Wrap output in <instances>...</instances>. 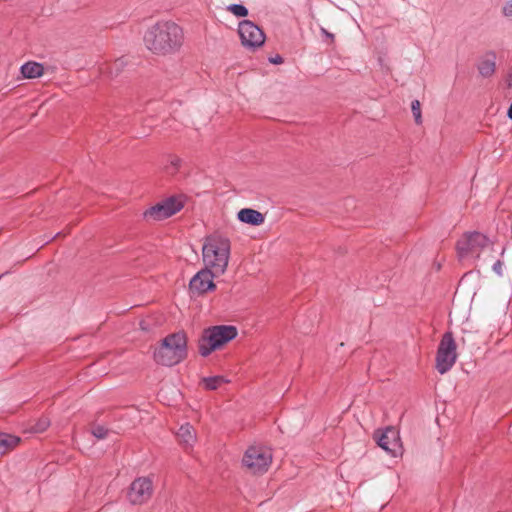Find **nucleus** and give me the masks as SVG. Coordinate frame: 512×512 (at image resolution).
Masks as SVG:
<instances>
[{
	"mask_svg": "<svg viewBox=\"0 0 512 512\" xmlns=\"http://www.w3.org/2000/svg\"><path fill=\"white\" fill-rule=\"evenodd\" d=\"M152 494V480L148 477H139L131 483L127 498L132 505H142L149 501Z\"/></svg>",
	"mask_w": 512,
	"mask_h": 512,
	"instance_id": "11",
	"label": "nucleus"
},
{
	"mask_svg": "<svg viewBox=\"0 0 512 512\" xmlns=\"http://www.w3.org/2000/svg\"><path fill=\"white\" fill-rule=\"evenodd\" d=\"M321 32L324 36H326L327 38H330L331 40L334 39V35L329 33L326 29L324 28H321Z\"/></svg>",
	"mask_w": 512,
	"mask_h": 512,
	"instance_id": "27",
	"label": "nucleus"
},
{
	"mask_svg": "<svg viewBox=\"0 0 512 512\" xmlns=\"http://www.w3.org/2000/svg\"><path fill=\"white\" fill-rule=\"evenodd\" d=\"M490 244V240L479 232L464 234L457 242V253L461 259L469 255H478L482 249Z\"/></svg>",
	"mask_w": 512,
	"mask_h": 512,
	"instance_id": "7",
	"label": "nucleus"
},
{
	"mask_svg": "<svg viewBox=\"0 0 512 512\" xmlns=\"http://www.w3.org/2000/svg\"><path fill=\"white\" fill-rule=\"evenodd\" d=\"M502 14L505 17H512V0H508L502 7Z\"/></svg>",
	"mask_w": 512,
	"mask_h": 512,
	"instance_id": "24",
	"label": "nucleus"
},
{
	"mask_svg": "<svg viewBox=\"0 0 512 512\" xmlns=\"http://www.w3.org/2000/svg\"><path fill=\"white\" fill-rule=\"evenodd\" d=\"M238 34L241 44L247 49H256L261 47L265 42L264 32L250 20L239 22Z\"/></svg>",
	"mask_w": 512,
	"mask_h": 512,
	"instance_id": "8",
	"label": "nucleus"
},
{
	"mask_svg": "<svg viewBox=\"0 0 512 512\" xmlns=\"http://www.w3.org/2000/svg\"><path fill=\"white\" fill-rule=\"evenodd\" d=\"M20 442V438L7 433H0V455L13 450Z\"/></svg>",
	"mask_w": 512,
	"mask_h": 512,
	"instance_id": "17",
	"label": "nucleus"
},
{
	"mask_svg": "<svg viewBox=\"0 0 512 512\" xmlns=\"http://www.w3.org/2000/svg\"><path fill=\"white\" fill-rule=\"evenodd\" d=\"M502 266H503V263L501 261H496L493 265V271L498 274L499 276H502L503 274V271H502Z\"/></svg>",
	"mask_w": 512,
	"mask_h": 512,
	"instance_id": "25",
	"label": "nucleus"
},
{
	"mask_svg": "<svg viewBox=\"0 0 512 512\" xmlns=\"http://www.w3.org/2000/svg\"><path fill=\"white\" fill-rule=\"evenodd\" d=\"M237 217L240 222L250 224L253 226L262 225L265 221V217L261 212L251 208L241 209L238 212Z\"/></svg>",
	"mask_w": 512,
	"mask_h": 512,
	"instance_id": "13",
	"label": "nucleus"
},
{
	"mask_svg": "<svg viewBox=\"0 0 512 512\" xmlns=\"http://www.w3.org/2000/svg\"><path fill=\"white\" fill-rule=\"evenodd\" d=\"M227 11L231 12L236 17H245L248 15V9L242 4H230L227 6Z\"/></svg>",
	"mask_w": 512,
	"mask_h": 512,
	"instance_id": "19",
	"label": "nucleus"
},
{
	"mask_svg": "<svg viewBox=\"0 0 512 512\" xmlns=\"http://www.w3.org/2000/svg\"><path fill=\"white\" fill-rule=\"evenodd\" d=\"M92 434L97 439H104L108 434V430L106 428H104L103 426H96L92 429Z\"/></svg>",
	"mask_w": 512,
	"mask_h": 512,
	"instance_id": "23",
	"label": "nucleus"
},
{
	"mask_svg": "<svg viewBox=\"0 0 512 512\" xmlns=\"http://www.w3.org/2000/svg\"><path fill=\"white\" fill-rule=\"evenodd\" d=\"M218 276L219 275H215L214 272L204 267L190 280L189 286L191 292L194 294H203L209 290L215 289L213 278Z\"/></svg>",
	"mask_w": 512,
	"mask_h": 512,
	"instance_id": "12",
	"label": "nucleus"
},
{
	"mask_svg": "<svg viewBox=\"0 0 512 512\" xmlns=\"http://www.w3.org/2000/svg\"><path fill=\"white\" fill-rule=\"evenodd\" d=\"M456 348L452 333L446 332L440 341L436 355V369L440 374L447 373L455 364Z\"/></svg>",
	"mask_w": 512,
	"mask_h": 512,
	"instance_id": "5",
	"label": "nucleus"
},
{
	"mask_svg": "<svg viewBox=\"0 0 512 512\" xmlns=\"http://www.w3.org/2000/svg\"><path fill=\"white\" fill-rule=\"evenodd\" d=\"M269 61L273 64H281L283 63V58L280 55H276L275 57L270 58Z\"/></svg>",
	"mask_w": 512,
	"mask_h": 512,
	"instance_id": "26",
	"label": "nucleus"
},
{
	"mask_svg": "<svg viewBox=\"0 0 512 512\" xmlns=\"http://www.w3.org/2000/svg\"><path fill=\"white\" fill-rule=\"evenodd\" d=\"M181 165V159L177 156H170L169 163L166 165L165 169L169 174H174L178 171Z\"/></svg>",
	"mask_w": 512,
	"mask_h": 512,
	"instance_id": "20",
	"label": "nucleus"
},
{
	"mask_svg": "<svg viewBox=\"0 0 512 512\" xmlns=\"http://www.w3.org/2000/svg\"><path fill=\"white\" fill-rule=\"evenodd\" d=\"M50 425V421L47 419V418H41L38 420V422L36 423L35 427H34V431L37 432V433H41L43 431H45Z\"/></svg>",
	"mask_w": 512,
	"mask_h": 512,
	"instance_id": "22",
	"label": "nucleus"
},
{
	"mask_svg": "<svg viewBox=\"0 0 512 512\" xmlns=\"http://www.w3.org/2000/svg\"><path fill=\"white\" fill-rule=\"evenodd\" d=\"M243 465L253 474L266 472L272 462L271 451L264 447H249L242 459Z\"/></svg>",
	"mask_w": 512,
	"mask_h": 512,
	"instance_id": "6",
	"label": "nucleus"
},
{
	"mask_svg": "<svg viewBox=\"0 0 512 512\" xmlns=\"http://www.w3.org/2000/svg\"><path fill=\"white\" fill-rule=\"evenodd\" d=\"M411 110L415 119V122L417 124L422 123V116H421V108H420V102L418 100H414L411 103Z\"/></svg>",
	"mask_w": 512,
	"mask_h": 512,
	"instance_id": "21",
	"label": "nucleus"
},
{
	"mask_svg": "<svg viewBox=\"0 0 512 512\" xmlns=\"http://www.w3.org/2000/svg\"><path fill=\"white\" fill-rule=\"evenodd\" d=\"M205 268L215 275H223L230 258V243L222 237H207L202 247Z\"/></svg>",
	"mask_w": 512,
	"mask_h": 512,
	"instance_id": "2",
	"label": "nucleus"
},
{
	"mask_svg": "<svg viewBox=\"0 0 512 512\" xmlns=\"http://www.w3.org/2000/svg\"><path fill=\"white\" fill-rule=\"evenodd\" d=\"M237 336V329L232 325H218L207 328L199 339V353L207 357L213 351L233 340Z\"/></svg>",
	"mask_w": 512,
	"mask_h": 512,
	"instance_id": "4",
	"label": "nucleus"
},
{
	"mask_svg": "<svg viewBox=\"0 0 512 512\" xmlns=\"http://www.w3.org/2000/svg\"><path fill=\"white\" fill-rule=\"evenodd\" d=\"M187 340L183 333H174L165 337L154 352V359L163 366H173L186 357Z\"/></svg>",
	"mask_w": 512,
	"mask_h": 512,
	"instance_id": "3",
	"label": "nucleus"
},
{
	"mask_svg": "<svg viewBox=\"0 0 512 512\" xmlns=\"http://www.w3.org/2000/svg\"><path fill=\"white\" fill-rule=\"evenodd\" d=\"M496 68V54L494 52L486 53L479 61L478 71L483 77H490L494 74Z\"/></svg>",
	"mask_w": 512,
	"mask_h": 512,
	"instance_id": "15",
	"label": "nucleus"
},
{
	"mask_svg": "<svg viewBox=\"0 0 512 512\" xmlns=\"http://www.w3.org/2000/svg\"><path fill=\"white\" fill-rule=\"evenodd\" d=\"M374 438L377 444L393 457L402 455L403 448L399 431L394 427H387L383 431L375 433Z\"/></svg>",
	"mask_w": 512,
	"mask_h": 512,
	"instance_id": "10",
	"label": "nucleus"
},
{
	"mask_svg": "<svg viewBox=\"0 0 512 512\" xmlns=\"http://www.w3.org/2000/svg\"><path fill=\"white\" fill-rule=\"evenodd\" d=\"M44 68L37 62H27L21 66V73L24 78L33 79L42 76Z\"/></svg>",
	"mask_w": 512,
	"mask_h": 512,
	"instance_id": "16",
	"label": "nucleus"
},
{
	"mask_svg": "<svg viewBox=\"0 0 512 512\" xmlns=\"http://www.w3.org/2000/svg\"><path fill=\"white\" fill-rule=\"evenodd\" d=\"M184 206L182 196H172L145 212V217L163 220L179 212Z\"/></svg>",
	"mask_w": 512,
	"mask_h": 512,
	"instance_id": "9",
	"label": "nucleus"
},
{
	"mask_svg": "<svg viewBox=\"0 0 512 512\" xmlns=\"http://www.w3.org/2000/svg\"><path fill=\"white\" fill-rule=\"evenodd\" d=\"M144 44L155 54L166 55L177 51L183 42V31L171 21L157 22L144 34Z\"/></svg>",
	"mask_w": 512,
	"mask_h": 512,
	"instance_id": "1",
	"label": "nucleus"
},
{
	"mask_svg": "<svg viewBox=\"0 0 512 512\" xmlns=\"http://www.w3.org/2000/svg\"><path fill=\"white\" fill-rule=\"evenodd\" d=\"M227 382L228 381L223 376H212V377H207V378L203 379L204 387L208 390H215L218 387H220L222 384L227 383Z\"/></svg>",
	"mask_w": 512,
	"mask_h": 512,
	"instance_id": "18",
	"label": "nucleus"
},
{
	"mask_svg": "<svg viewBox=\"0 0 512 512\" xmlns=\"http://www.w3.org/2000/svg\"><path fill=\"white\" fill-rule=\"evenodd\" d=\"M176 436L180 444L185 448L192 447L196 442V432L189 423L181 425Z\"/></svg>",
	"mask_w": 512,
	"mask_h": 512,
	"instance_id": "14",
	"label": "nucleus"
},
{
	"mask_svg": "<svg viewBox=\"0 0 512 512\" xmlns=\"http://www.w3.org/2000/svg\"><path fill=\"white\" fill-rule=\"evenodd\" d=\"M507 85L509 87H512V69L509 71L508 76H507Z\"/></svg>",
	"mask_w": 512,
	"mask_h": 512,
	"instance_id": "28",
	"label": "nucleus"
}]
</instances>
